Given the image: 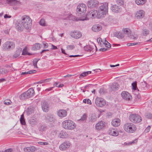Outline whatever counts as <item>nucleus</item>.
<instances>
[{
  "label": "nucleus",
  "mask_w": 152,
  "mask_h": 152,
  "mask_svg": "<svg viewBox=\"0 0 152 152\" xmlns=\"http://www.w3.org/2000/svg\"><path fill=\"white\" fill-rule=\"evenodd\" d=\"M37 149L34 146H31L27 147L24 148V150L28 152H34Z\"/></svg>",
  "instance_id": "c756f323"
},
{
  "label": "nucleus",
  "mask_w": 152,
  "mask_h": 152,
  "mask_svg": "<svg viewBox=\"0 0 152 152\" xmlns=\"http://www.w3.org/2000/svg\"><path fill=\"white\" fill-rule=\"evenodd\" d=\"M111 10L114 12L118 13L120 12L121 10V8L117 4L112 5Z\"/></svg>",
  "instance_id": "a211bd4d"
},
{
  "label": "nucleus",
  "mask_w": 152,
  "mask_h": 152,
  "mask_svg": "<svg viewBox=\"0 0 152 152\" xmlns=\"http://www.w3.org/2000/svg\"><path fill=\"white\" fill-rule=\"evenodd\" d=\"M8 72L7 69L4 68H1L0 69V74L4 75Z\"/></svg>",
  "instance_id": "a19ab883"
},
{
  "label": "nucleus",
  "mask_w": 152,
  "mask_h": 152,
  "mask_svg": "<svg viewBox=\"0 0 152 152\" xmlns=\"http://www.w3.org/2000/svg\"><path fill=\"white\" fill-rule=\"evenodd\" d=\"M117 4L121 6H123L124 4V0H116Z\"/></svg>",
  "instance_id": "37998d69"
},
{
  "label": "nucleus",
  "mask_w": 152,
  "mask_h": 152,
  "mask_svg": "<svg viewBox=\"0 0 152 152\" xmlns=\"http://www.w3.org/2000/svg\"><path fill=\"white\" fill-rule=\"evenodd\" d=\"M15 47V45L12 42L7 41L3 44L2 48L4 50H7Z\"/></svg>",
  "instance_id": "9d476101"
},
{
  "label": "nucleus",
  "mask_w": 152,
  "mask_h": 152,
  "mask_svg": "<svg viewBox=\"0 0 152 152\" xmlns=\"http://www.w3.org/2000/svg\"><path fill=\"white\" fill-rule=\"evenodd\" d=\"M34 91L32 88L28 89L27 91L22 94L20 96L21 99H24L33 96L34 94Z\"/></svg>",
  "instance_id": "20e7f679"
},
{
  "label": "nucleus",
  "mask_w": 152,
  "mask_h": 152,
  "mask_svg": "<svg viewBox=\"0 0 152 152\" xmlns=\"http://www.w3.org/2000/svg\"><path fill=\"white\" fill-rule=\"evenodd\" d=\"M103 43L104 44L105 46L107 48H110L111 47V45L106 40H105V42H103Z\"/></svg>",
  "instance_id": "09e8293b"
},
{
  "label": "nucleus",
  "mask_w": 152,
  "mask_h": 152,
  "mask_svg": "<svg viewBox=\"0 0 152 152\" xmlns=\"http://www.w3.org/2000/svg\"><path fill=\"white\" fill-rule=\"evenodd\" d=\"M115 35L119 38H122L124 37V34L121 32H116L115 33Z\"/></svg>",
  "instance_id": "e433bc0d"
},
{
  "label": "nucleus",
  "mask_w": 152,
  "mask_h": 152,
  "mask_svg": "<svg viewBox=\"0 0 152 152\" xmlns=\"http://www.w3.org/2000/svg\"><path fill=\"white\" fill-rule=\"evenodd\" d=\"M99 92L100 94H102L104 93V89L103 88H101L99 91Z\"/></svg>",
  "instance_id": "680f3d73"
},
{
  "label": "nucleus",
  "mask_w": 152,
  "mask_h": 152,
  "mask_svg": "<svg viewBox=\"0 0 152 152\" xmlns=\"http://www.w3.org/2000/svg\"><path fill=\"white\" fill-rule=\"evenodd\" d=\"M20 121L21 124L22 125H25L26 122H25V120L24 118V115L23 114H22L21 115V117L20 119Z\"/></svg>",
  "instance_id": "ea45409f"
},
{
  "label": "nucleus",
  "mask_w": 152,
  "mask_h": 152,
  "mask_svg": "<svg viewBox=\"0 0 152 152\" xmlns=\"http://www.w3.org/2000/svg\"><path fill=\"white\" fill-rule=\"evenodd\" d=\"M46 119L47 121L53 123L55 121V116L53 115H48L46 117Z\"/></svg>",
  "instance_id": "4be33fe9"
},
{
  "label": "nucleus",
  "mask_w": 152,
  "mask_h": 152,
  "mask_svg": "<svg viewBox=\"0 0 152 152\" xmlns=\"http://www.w3.org/2000/svg\"><path fill=\"white\" fill-rule=\"evenodd\" d=\"M97 41L98 43H100V44H101V42H103L102 39L100 38H98L97 39Z\"/></svg>",
  "instance_id": "0e129e2a"
},
{
  "label": "nucleus",
  "mask_w": 152,
  "mask_h": 152,
  "mask_svg": "<svg viewBox=\"0 0 152 152\" xmlns=\"http://www.w3.org/2000/svg\"><path fill=\"white\" fill-rule=\"evenodd\" d=\"M97 119L96 115L95 113L92 114L89 118V121L91 122L95 121Z\"/></svg>",
  "instance_id": "cd10ccee"
},
{
  "label": "nucleus",
  "mask_w": 152,
  "mask_h": 152,
  "mask_svg": "<svg viewBox=\"0 0 152 152\" xmlns=\"http://www.w3.org/2000/svg\"><path fill=\"white\" fill-rule=\"evenodd\" d=\"M87 75V74L86 72H84L80 75L79 76V78H81L83 77L86 76Z\"/></svg>",
  "instance_id": "6e6d98bb"
},
{
  "label": "nucleus",
  "mask_w": 152,
  "mask_h": 152,
  "mask_svg": "<svg viewBox=\"0 0 152 152\" xmlns=\"http://www.w3.org/2000/svg\"><path fill=\"white\" fill-rule=\"evenodd\" d=\"M109 133L110 135L113 136H117L118 134V132L114 129L110 130Z\"/></svg>",
  "instance_id": "2f4dec72"
},
{
  "label": "nucleus",
  "mask_w": 152,
  "mask_h": 152,
  "mask_svg": "<svg viewBox=\"0 0 152 152\" xmlns=\"http://www.w3.org/2000/svg\"><path fill=\"white\" fill-rule=\"evenodd\" d=\"M108 4L105 3L100 6L98 10L99 18L102 17L107 12Z\"/></svg>",
  "instance_id": "7ed1b4c3"
},
{
  "label": "nucleus",
  "mask_w": 152,
  "mask_h": 152,
  "mask_svg": "<svg viewBox=\"0 0 152 152\" xmlns=\"http://www.w3.org/2000/svg\"><path fill=\"white\" fill-rule=\"evenodd\" d=\"M83 103L90 104H91V101L89 99H85L83 100Z\"/></svg>",
  "instance_id": "8fccbe9b"
},
{
  "label": "nucleus",
  "mask_w": 152,
  "mask_h": 152,
  "mask_svg": "<svg viewBox=\"0 0 152 152\" xmlns=\"http://www.w3.org/2000/svg\"><path fill=\"white\" fill-rule=\"evenodd\" d=\"M29 122L30 124L32 126H35L37 124V121L35 118H31L29 120Z\"/></svg>",
  "instance_id": "bb28decb"
},
{
  "label": "nucleus",
  "mask_w": 152,
  "mask_h": 152,
  "mask_svg": "<svg viewBox=\"0 0 152 152\" xmlns=\"http://www.w3.org/2000/svg\"><path fill=\"white\" fill-rule=\"evenodd\" d=\"M58 137L61 138H64L68 137L69 135L66 132H62L59 134Z\"/></svg>",
  "instance_id": "c85d7f7f"
},
{
  "label": "nucleus",
  "mask_w": 152,
  "mask_h": 152,
  "mask_svg": "<svg viewBox=\"0 0 152 152\" xmlns=\"http://www.w3.org/2000/svg\"><path fill=\"white\" fill-rule=\"evenodd\" d=\"M124 33V34H126L128 36L131 34L130 30L128 28H125L123 29Z\"/></svg>",
  "instance_id": "4c0bfd02"
},
{
  "label": "nucleus",
  "mask_w": 152,
  "mask_h": 152,
  "mask_svg": "<svg viewBox=\"0 0 152 152\" xmlns=\"http://www.w3.org/2000/svg\"><path fill=\"white\" fill-rule=\"evenodd\" d=\"M105 126V123L103 121H101L96 124L95 128L96 130L99 131L104 129Z\"/></svg>",
  "instance_id": "f8f14e48"
},
{
  "label": "nucleus",
  "mask_w": 152,
  "mask_h": 152,
  "mask_svg": "<svg viewBox=\"0 0 152 152\" xmlns=\"http://www.w3.org/2000/svg\"><path fill=\"white\" fill-rule=\"evenodd\" d=\"M68 18L70 20L77 21L79 20L84 21L88 19L86 15L84 13H83L82 16L77 18L72 15H70L68 16Z\"/></svg>",
  "instance_id": "423d86ee"
},
{
  "label": "nucleus",
  "mask_w": 152,
  "mask_h": 152,
  "mask_svg": "<svg viewBox=\"0 0 152 152\" xmlns=\"http://www.w3.org/2000/svg\"><path fill=\"white\" fill-rule=\"evenodd\" d=\"M122 97L124 99L129 101L132 99L131 96L126 91H123L121 94Z\"/></svg>",
  "instance_id": "6ab92c4d"
},
{
  "label": "nucleus",
  "mask_w": 152,
  "mask_h": 152,
  "mask_svg": "<svg viewBox=\"0 0 152 152\" xmlns=\"http://www.w3.org/2000/svg\"><path fill=\"white\" fill-rule=\"evenodd\" d=\"M145 13L144 11L142 10H139L136 12L135 17L137 19H140L144 16Z\"/></svg>",
  "instance_id": "f3484780"
},
{
  "label": "nucleus",
  "mask_w": 152,
  "mask_h": 152,
  "mask_svg": "<svg viewBox=\"0 0 152 152\" xmlns=\"http://www.w3.org/2000/svg\"><path fill=\"white\" fill-rule=\"evenodd\" d=\"M43 45L44 46L43 48H47L48 47V43L46 42H43Z\"/></svg>",
  "instance_id": "13d9d810"
},
{
  "label": "nucleus",
  "mask_w": 152,
  "mask_h": 152,
  "mask_svg": "<svg viewBox=\"0 0 152 152\" xmlns=\"http://www.w3.org/2000/svg\"><path fill=\"white\" fill-rule=\"evenodd\" d=\"M11 17H12L10 15H8L7 14H5L4 16V18L5 19H6V18H11Z\"/></svg>",
  "instance_id": "e2e57ef3"
},
{
  "label": "nucleus",
  "mask_w": 152,
  "mask_h": 152,
  "mask_svg": "<svg viewBox=\"0 0 152 152\" xmlns=\"http://www.w3.org/2000/svg\"><path fill=\"white\" fill-rule=\"evenodd\" d=\"M142 33L144 35H146L149 33V31L146 29L143 30Z\"/></svg>",
  "instance_id": "5fc2aeb1"
},
{
  "label": "nucleus",
  "mask_w": 152,
  "mask_h": 152,
  "mask_svg": "<svg viewBox=\"0 0 152 152\" xmlns=\"http://www.w3.org/2000/svg\"><path fill=\"white\" fill-rule=\"evenodd\" d=\"M7 2L10 5L16 6L13 7V9L15 10L17 9L20 4L19 1L16 0H7Z\"/></svg>",
  "instance_id": "4468645a"
},
{
  "label": "nucleus",
  "mask_w": 152,
  "mask_h": 152,
  "mask_svg": "<svg viewBox=\"0 0 152 152\" xmlns=\"http://www.w3.org/2000/svg\"><path fill=\"white\" fill-rule=\"evenodd\" d=\"M86 5L84 4H81L78 5L77 7V11L79 12L80 14H81V12L84 13L86 12Z\"/></svg>",
  "instance_id": "9b49d317"
},
{
  "label": "nucleus",
  "mask_w": 152,
  "mask_h": 152,
  "mask_svg": "<svg viewBox=\"0 0 152 152\" xmlns=\"http://www.w3.org/2000/svg\"><path fill=\"white\" fill-rule=\"evenodd\" d=\"M138 43H128L127 44V45L128 46H133L134 45H138Z\"/></svg>",
  "instance_id": "bf43d9fd"
},
{
  "label": "nucleus",
  "mask_w": 152,
  "mask_h": 152,
  "mask_svg": "<svg viewBox=\"0 0 152 152\" xmlns=\"http://www.w3.org/2000/svg\"><path fill=\"white\" fill-rule=\"evenodd\" d=\"M21 50L20 48L17 49L13 55V57L14 58H16L19 56L21 53Z\"/></svg>",
  "instance_id": "473e14b6"
},
{
  "label": "nucleus",
  "mask_w": 152,
  "mask_h": 152,
  "mask_svg": "<svg viewBox=\"0 0 152 152\" xmlns=\"http://www.w3.org/2000/svg\"><path fill=\"white\" fill-rule=\"evenodd\" d=\"M11 101L10 100H8L7 101H5L4 102V103L5 104L9 105L10 104Z\"/></svg>",
  "instance_id": "69168bd1"
},
{
  "label": "nucleus",
  "mask_w": 152,
  "mask_h": 152,
  "mask_svg": "<svg viewBox=\"0 0 152 152\" xmlns=\"http://www.w3.org/2000/svg\"><path fill=\"white\" fill-rule=\"evenodd\" d=\"M132 89L134 90H136L137 88V82L136 81L133 83L132 84Z\"/></svg>",
  "instance_id": "864d4df0"
},
{
  "label": "nucleus",
  "mask_w": 152,
  "mask_h": 152,
  "mask_svg": "<svg viewBox=\"0 0 152 152\" xmlns=\"http://www.w3.org/2000/svg\"><path fill=\"white\" fill-rule=\"evenodd\" d=\"M124 129L127 132L132 133L135 132L136 129L135 125L132 123H127L124 126Z\"/></svg>",
  "instance_id": "39448f33"
},
{
  "label": "nucleus",
  "mask_w": 152,
  "mask_h": 152,
  "mask_svg": "<svg viewBox=\"0 0 152 152\" xmlns=\"http://www.w3.org/2000/svg\"><path fill=\"white\" fill-rule=\"evenodd\" d=\"M75 48V46L73 45H69L66 46V48L68 50H71Z\"/></svg>",
  "instance_id": "603ef678"
},
{
  "label": "nucleus",
  "mask_w": 152,
  "mask_h": 152,
  "mask_svg": "<svg viewBox=\"0 0 152 152\" xmlns=\"http://www.w3.org/2000/svg\"><path fill=\"white\" fill-rule=\"evenodd\" d=\"M32 25V20L29 16L25 15L21 18V22L17 26V29L19 31H21L23 28L29 30L31 29Z\"/></svg>",
  "instance_id": "f257e3e1"
},
{
  "label": "nucleus",
  "mask_w": 152,
  "mask_h": 152,
  "mask_svg": "<svg viewBox=\"0 0 152 152\" xmlns=\"http://www.w3.org/2000/svg\"><path fill=\"white\" fill-rule=\"evenodd\" d=\"M145 0H135L136 3L138 5H141L144 4L145 2Z\"/></svg>",
  "instance_id": "c9c22d12"
},
{
  "label": "nucleus",
  "mask_w": 152,
  "mask_h": 152,
  "mask_svg": "<svg viewBox=\"0 0 152 152\" xmlns=\"http://www.w3.org/2000/svg\"><path fill=\"white\" fill-rule=\"evenodd\" d=\"M34 112V108L33 107H29L26 110L27 114L28 115H29L33 113Z\"/></svg>",
  "instance_id": "72a5a7b5"
},
{
  "label": "nucleus",
  "mask_w": 152,
  "mask_h": 152,
  "mask_svg": "<svg viewBox=\"0 0 152 152\" xmlns=\"http://www.w3.org/2000/svg\"><path fill=\"white\" fill-rule=\"evenodd\" d=\"M42 110L44 112H47L49 109V105L48 102L45 101H43L41 103Z\"/></svg>",
  "instance_id": "2eb2a0df"
},
{
  "label": "nucleus",
  "mask_w": 152,
  "mask_h": 152,
  "mask_svg": "<svg viewBox=\"0 0 152 152\" xmlns=\"http://www.w3.org/2000/svg\"><path fill=\"white\" fill-rule=\"evenodd\" d=\"M39 60V59L35 58L34 59L33 63V65L34 66V67L35 68H37V64L38 61Z\"/></svg>",
  "instance_id": "79ce46f5"
},
{
  "label": "nucleus",
  "mask_w": 152,
  "mask_h": 152,
  "mask_svg": "<svg viewBox=\"0 0 152 152\" xmlns=\"http://www.w3.org/2000/svg\"><path fill=\"white\" fill-rule=\"evenodd\" d=\"M87 16L89 18H95L96 17L99 18L98 12L96 10H94L89 12L87 14Z\"/></svg>",
  "instance_id": "ddd939ff"
},
{
  "label": "nucleus",
  "mask_w": 152,
  "mask_h": 152,
  "mask_svg": "<svg viewBox=\"0 0 152 152\" xmlns=\"http://www.w3.org/2000/svg\"><path fill=\"white\" fill-rule=\"evenodd\" d=\"M39 24L40 25L42 26H46V23H45V20L44 19H41L40 22Z\"/></svg>",
  "instance_id": "de8ad7c7"
},
{
  "label": "nucleus",
  "mask_w": 152,
  "mask_h": 152,
  "mask_svg": "<svg viewBox=\"0 0 152 152\" xmlns=\"http://www.w3.org/2000/svg\"><path fill=\"white\" fill-rule=\"evenodd\" d=\"M137 140L136 139H135L134 140H133L132 141L130 142H125L123 144V145H132V144L135 143L137 142Z\"/></svg>",
  "instance_id": "f704fd0d"
},
{
  "label": "nucleus",
  "mask_w": 152,
  "mask_h": 152,
  "mask_svg": "<svg viewBox=\"0 0 152 152\" xmlns=\"http://www.w3.org/2000/svg\"><path fill=\"white\" fill-rule=\"evenodd\" d=\"M50 80V78L47 79H45V80H41V81H39L38 82V83H45V81L46 80Z\"/></svg>",
  "instance_id": "052dcab7"
},
{
  "label": "nucleus",
  "mask_w": 152,
  "mask_h": 152,
  "mask_svg": "<svg viewBox=\"0 0 152 152\" xmlns=\"http://www.w3.org/2000/svg\"><path fill=\"white\" fill-rule=\"evenodd\" d=\"M70 145L71 144L69 142H65L60 145L59 148L61 150H65L69 148Z\"/></svg>",
  "instance_id": "dca6fc26"
},
{
  "label": "nucleus",
  "mask_w": 152,
  "mask_h": 152,
  "mask_svg": "<svg viewBox=\"0 0 152 152\" xmlns=\"http://www.w3.org/2000/svg\"><path fill=\"white\" fill-rule=\"evenodd\" d=\"M42 141L38 142V143L39 145H47L49 144V143L48 142H44V141H45V140H42Z\"/></svg>",
  "instance_id": "a18cd8bd"
},
{
  "label": "nucleus",
  "mask_w": 152,
  "mask_h": 152,
  "mask_svg": "<svg viewBox=\"0 0 152 152\" xmlns=\"http://www.w3.org/2000/svg\"><path fill=\"white\" fill-rule=\"evenodd\" d=\"M99 2L96 0H89L87 3V5L88 8L93 9L97 8L99 5Z\"/></svg>",
  "instance_id": "1a4fd4ad"
},
{
  "label": "nucleus",
  "mask_w": 152,
  "mask_h": 152,
  "mask_svg": "<svg viewBox=\"0 0 152 152\" xmlns=\"http://www.w3.org/2000/svg\"><path fill=\"white\" fill-rule=\"evenodd\" d=\"M67 112L65 110H60L57 112L58 116L62 118L65 117L67 115Z\"/></svg>",
  "instance_id": "412c9836"
},
{
  "label": "nucleus",
  "mask_w": 152,
  "mask_h": 152,
  "mask_svg": "<svg viewBox=\"0 0 152 152\" xmlns=\"http://www.w3.org/2000/svg\"><path fill=\"white\" fill-rule=\"evenodd\" d=\"M119 86L117 83H114L110 86V91H115L118 90Z\"/></svg>",
  "instance_id": "5701e85b"
},
{
  "label": "nucleus",
  "mask_w": 152,
  "mask_h": 152,
  "mask_svg": "<svg viewBox=\"0 0 152 152\" xmlns=\"http://www.w3.org/2000/svg\"><path fill=\"white\" fill-rule=\"evenodd\" d=\"M92 28L93 31L97 32L101 30L102 27L99 24H95L93 26Z\"/></svg>",
  "instance_id": "b1692460"
},
{
  "label": "nucleus",
  "mask_w": 152,
  "mask_h": 152,
  "mask_svg": "<svg viewBox=\"0 0 152 152\" xmlns=\"http://www.w3.org/2000/svg\"><path fill=\"white\" fill-rule=\"evenodd\" d=\"M62 125L63 128L68 130H72L76 126L75 123L71 120L64 121L62 122Z\"/></svg>",
  "instance_id": "f03ea898"
},
{
  "label": "nucleus",
  "mask_w": 152,
  "mask_h": 152,
  "mask_svg": "<svg viewBox=\"0 0 152 152\" xmlns=\"http://www.w3.org/2000/svg\"><path fill=\"white\" fill-rule=\"evenodd\" d=\"M27 52L25 49H23V51L22 53V55H25L26 54Z\"/></svg>",
  "instance_id": "338daca9"
},
{
  "label": "nucleus",
  "mask_w": 152,
  "mask_h": 152,
  "mask_svg": "<svg viewBox=\"0 0 152 152\" xmlns=\"http://www.w3.org/2000/svg\"><path fill=\"white\" fill-rule=\"evenodd\" d=\"M130 121L134 123H137L141 122L142 119L141 117L136 114H131L129 117Z\"/></svg>",
  "instance_id": "0eeeda50"
},
{
  "label": "nucleus",
  "mask_w": 152,
  "mask_h": 152,
  "mask_svg": "<svg viewBox=\"0 0 152 152\" xmlns=\"http://www.w3.org/2000/svg\"><path fill=\"white\" fill-rule=\"evenodd\" d=\"M146 117L149 119L152 118V114L150 113H148L146 115Z\"/></svg>",
  "instance_id": "4d7b16f0"
},
{
  "label": "nucleus",
  "mask_w": 152,
  "mask_h": 152,
  "mask_svg": "<svg viewBox=\"0 0 152 152\" xmlns=\"http://www.w3.org/2000/svg\"><path fill=\"white\" fill-rule=\"evenodd\" d=\"M12 149L11 148L5 150V152H12Z\"/></svg>",
  "instance_id": "774afa93"
},
{
  "label": "nucleus",
  "mask_w": 152,
  "mask_h": 152,
  "mask_svg": "<svg viewBox=\"0 0 152 152\" xmlns=\"http://www.w3.org/2000/svg\"><path fill=\"white\" fill-rule=\"evenodd\" d=\"M95 104L97 107H102L105 105L106 102L102 98L97 97L95 99Z\"/></svg>",
  "instance_id": "6e6552de"
},
{
  "label": "nucleus",
  "mask_w": 152,
  "mask_h": 152,
  "mask_svg": "<svg viewBox=\"0 0 152 152\" xmlns=\"http://www.w3.org/2000/svg\"><path fill=\"white\" fill-rule=\"evenodd\" d=\"M41 48L40 44L38 43H36L33 45L32 47V49L34 50H39Z\"/></svg>",
  "instance_id": "7c9ffc66"
},
{
  "label": "nucleus",
  "mask_w": 152,
  "mask_h": 152,
  "mask_svg": "<svg viewBox=\"0 0 152 152\" xmlns=\"http://www.w3.org/2000/svg\"><path fill=\"white\" fill-rule=\"evenodd\" d=\"M87 117V115L86 113H84L83 115L81 118L79 120L82 121H84L86 120Z\"/></svg>",
  "instance_id": "c03bdc74"
},
{
  "label": "nucleus",
  "mask_w": 152,
  "mask_h": 152,
  "mask_svg": "<svg viewBox=\"0 0 152 152\" xmlns=\"http://www.w3.org/2000/svg\"><path fill=\"white\" fill-rule=\"evenodd\" d=\"M120 124V120L118 118L113 119L111 122V124L114 126L117 127L119 126Z\"/></svg>",
  "instance_id": "393cba45"
},
{
  "label": "nucleus",
  "mask_w": 152,
  "mask_h": 152,
  "mask_svg": "<svg viewBox=\"0 0 152 152\" xmlns=\"http://www.w3.org/2000/svg\"><path fill=\"white\" fill-rule=\"evenodd\" d=\"M84 49L85 50L91 52L92 51V50L91 49V46L90 45H88L84 47Z\"/></svg>",
  "instance_id": "49530a36"
},
{
  "label": "nucleus",
  "mask_w": 152,
  "mask_h": 152,
  "mask_svg": "<svg viewBox=\"0 0 152 152\" xmlns=\"http://www.w3.org/2000/svg\"><path fill=\"white\" fill-rule=\"evenodd\" d=\"M129 37L132 39H136L137 38V35L135 34L131 35L130 36H129Z\"/></svg>",
  "instance_id": "3c124183"
},
{
  "label": "nucleus",
  "mask_w": 152,
  "mask_h": 152,
  "mask_svg": "<svg viewBox=\"0 0 152 152\" xmlns=\"http://www.w3.org/2000/svg\"><path fill=\"white\" fill-rule=\"evenodd\" d=\"M147 83L145 82L141 83L140 84V86L139 87L140 91H143L146 90L147 88Z\"/></svg>",
  "instance_id": "a878e982"
},
{
  "label": "nucleus",
  "mask_w": 152,
  "mask_h": 152,
  "mask_svg": "<svg viewBox=\"0 0 152 152\" xmlns=\"http://www.w3.org/2000/svg\"><path fill=\"white\" fill-rule=\"evenodd\" d=\"M81 33L79 31H74L71 33V36L73 38L78 39L82 36Z\"/></svg>",
  "instance_id": "aec40b11"
},
{
  "label": "nucleus",
  "mask_w": 152,
  "mask_h": 152,
  "mask_svg": "<svg viewBox=\"0 0 152 152\" xmlns=\"http://www.w3.org/2000/svg\"><path fill=\"white\" fill-rule=\"evenodd\" d=\"M36 72V71L35 70H32V71H29L28 72H22L21 73V75H24L26 74H31L32 73H34Z\"/></svg>",
  "instance_id": "58836bf2"
}]
</instances>
